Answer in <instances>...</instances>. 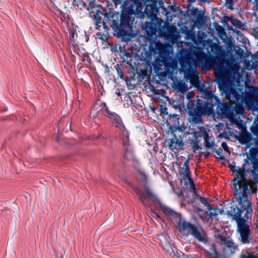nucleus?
Returning a JSON list of instances; mask_svg holds the SVG:
<instances>
[{
	"label": "nucleus",
	"instance_id": "51",
	"mask_svg": "<svg viewBox=\"0 0 258 258\" xmlns=\"http://www.w3.org/2000/svg\"><path fill=\"white\" fill-rule=\"evenodd\" d=\"M190 2L193 3L195 2L196 0H189Z\"/></svg>",
	"mask_w": 258,
	"mask_h": 258
},
{
	"label": "nucleus",
	"instance_id": "33",
	"mask_svg": "<svg viewBox=\"0 0 258 258\" xmlns=\"http://www.w3.org/2000/svg\"><path fill=\"white\" fill-rule=\"evenodd\" d=\"M187 181H188L189 182V183L190 186V188L192 190V191L193 192V195H194V197L198 194L196 191V186L194 182V181L192 178L188 179Z\"/></svg>",
	"mask_w": 258,
	"mask_h": 258
},
{
	"label": "nucleus",
	"instance_id": "20",
	"mask_svg": "<svg viewBox=\"0 0 258 258\" xmlns=\"http://www.w3.org/2000/svg\"><path fill=\"white\" fill-rule=\"evenodd\" d=\"M250 157L251 159L253 161H252L251 163L252 164V169H246V171L247 172H252L254 171L258 166V164L257 162L255 161L256 159L257 155L258 154V148H251L249 151Z\"/></svg>",
	"mask_w": 258,
	"mask_h": 258
},
{
	"label": "nucleus",
	"instance_id": "2",
	"mask_svg": "<svg viewBox=\"0 0 258 258\" xmlns=\"http://www.w3.org/2000/svg\"><path fill=\"white\" fill-rule=\"evenodd\" d=\"M233 194L236 197L241 209L237 207L234 203H230V210H227L226 212L228 215L232 217L235 220L238 224V229L239 233L249 231V226L244 222L241 218L242 213L246 211V214L250 216L252 214L251 203L249 201L250 195H248V185L240 180H236L233 184Z\"/></svg>",
	"mask_w": 258,
	"mask_h": 258
},
{
	"label": "nucleus",
	"instance_id": "49",
	"mask_svg": "<svg viewBox=\"0 0 258 258\" xmlns=\"http://www.w3.org/2000/svg\"><path fill=\"white\" fill-rule=\"evenodd\" d=\"M116 94H117L118 96H120V95H121V93H120L119 92H116Z\"/></svg>",
	"mask_w": 258,
	"mask_h": 258
},
{
	"label": "nucleus",
	"instance_id": "48",
	"mask_svg": "<svg viewBox=\"0 0 258 258\" xmlns=\"http://www.w3.org/2000/svg\"><path fill=\"white\" fill-rule=\"evenodd\" d=\"M130 32H131V31H132V27L131 26V25L130 24ZM131 36H133L131 34V33H130V37Z\"/></svg>",
	"mask_w": 258,
	"mask_h": 258
},
{
	"label": "nucleus",
	"instance_id": "46",
	"mask_svg": "<svg viewBox=\"0 0 258 258\" xmlns=\"http://www.w3.org/2000/svg\"><path fill=\"white\" fill-rule=\"evenodd\" d=\"M230 167L232 169V170H233V171L234 170V168H235V166H233L232 165H230Z\"/></svg>",
	"mask_w": 258,
	"mask_h": 258
},
{
	"label": "nucleus",
	"instance_id": "47",
	"mask_svg": "<svg viewBox=\"0 0 258 258\" xmlns=\"http://www.w3.org/2000/svg\"><path fill=\"white\" fill-rule=\"evenodd\" d=\"M256 3V7L257 10H258V0H255Z\"/></svg>",
	"mask_w": 258,
	"mask_h": 258
},
{
	"label": "nucleus",
	"instance_id": "39",
	"mask_svg": "<svg viewBox=\"0 0 258 258\" xmlns=\"http://www.w3.org/2000/svg\"><path fill=\"white\" fill-rule=\"evenodd\" d=\"M186 87L184 84H182L179 86L178 89L180 91H183L186 90Z\"/></svg>",
	"mask_w": 258,
	"mask_h": 258
},
{
	"label": "nucleus",
	"instance_id": "52",
	"mask_svg": "<svg viewBox=\"0 0 258 258\" xmlns=\"http://www.w3.org/2000/svg\"><path fill=\"white\" fill-rule=\"evenodd\" d=\"M130 68H133V66L131 63H130Z\"/></svg>",
	"mask_w": 258,
	"mask_h": 258
},
{
	"label": "nucleus",
	"instance_id": "5",
	"mask_svg": "<svg viewBox=\"0 0 258 258\" xmlns=\"http://www.w3.org/2000/svg\"><path fill=\"white\" fill-rule=\"evenodd\" d=\"M237 71L236 66L226 67L222 63L217 64L214 74L220 90L225 93L230 90L232 83V80Z\"/></svg>",
	"mask_w": 258,
	"mask_h": 258
},
{
	"label": "nucleus",
	"instance_id": "28",
	"mask_svg": "<svg viewBox=\"0 0 258 258\" xmlns=\"http://www.w3.org/2000/svg\"><path fill=\"white\" fill-rule=\"evenodd\" d=\"M73 5L77 6L78 7H80V9L81 10L86 9L87 10V4L83 1L80 0H74L73 2Z\"/></svg>",
	"mask_w": 258,
	"mask_h": 258
},
{
	"label": "nucleus",
	"instance_id": "53",
	"mask_svg": "<svg viewBox=\"0 0 258 258\" xmlns=\"http://www.w3.org/2000/svg\"><path fill=\"white\" fill-rule=\"evenodd\" d=\"M214 251H215V253H216V254H218V252H217V251H216V250L214 249Z\"/></svg>",
	"mask_w": 258,
	"mask_h": 258
},
{
	"label": "nucleus",
	"instance_id": "13",
	"mask_svg": "<svg viewBox=\"0 0 258 258\" xmlns=\"http://www.w3.org/2000/svg\"><path fill=\"white\" fill-rule=\"evenodd\" d=\"M181 72L187 71L195 69V60L190 52H187L181 55L179 58Z\"/></svg>",
	"mask_w": 258,
	"mask_h": 258
},
{
	"label": "nucleus",
	"instance_id": "21",
	"mask_svg": "<svg viewBox=\"0 0 258 258\" xmlns=\"http://www.w3.org/2000/svg\"><path fill=\"white\" fill-rule=\"evenodd\" d=\"M227 20L230 22L236 29L242 31L246 30L247 29V27L244 24L242 23L240 20L234 18L233 16L228 17Z\"/></svg>",
	"mask_w": 258,
	"mask_h": 258
},
{
	"label": "nucleus",
	"instance_id": "34",
	"mask_svg": "<svg viewBox=\"0 0 258 258\" xmlns=\"http://www.w3.org/2000/svg\"><path fill=\"white\" fill-rule=\"evenodd\" d=\"M215 152L217 155V156L216 157V159H221V160H225V158L223 155V152L222 150H216Z\"/></svg>",
	"mask_w": 258,
	"mask_h": 258
},
{
	"label": "nucleus",
	"instance_id": "42",
	"mask_svg": "<svg viewBox=\"0 0 258 258\" xmlns=\"http://www.w3.org/2000/svg\"><path fill=\"white\" fill-rule=\"evenodd\" d=\"M243 258H256V257L252 255H249L248 256L244 255Z\"/></svg>",
	"mask_w": 258,
	"mask_h": 258
},
{
	"label": "nucleus",
	"instance_id": "35",
	"mask_svg": "<svg viewBox=\"0 0 258 258\" xmlns=\"http://www.w3.org/2000/svg\"><path fill=\"white\" fill-rule=\"evenodd\" d=\"M146 72L141 71V72L138 74V80L140 81H142L143 79H144L146 78Z\"/></svg>",
	"mask_w": 258,
	"mask_h": 258
},
{
	"label": "nucleus",
	"instance_id": "4",
	"mask_svg": "<svg viewBox=\"0 0 258 258\" xmlns=\"http://www.w3.org/2000/svg\"><path fill=\"white\" fill-rule=\"evenodd\" d=\"M160 207L161 211L164 214L173 218L175 216L178 218L179 220L177 225V228L180 233L183 234L186 237L190 234L200 242H204L206 240L205 234L202 232L201 229L195 224L184 220H181L179 215L169 207L162 205H161Z\"/></svg>",
	"mask_w": 258,
	"mask_h": 258
},
{
	"label": "nucleus",
	"instance_id": "23",
	"mask_svg": "<svg viewBox=\"0 0 258 258\" xmlns=\"http://www.w3.org/2000/svg\"><path fill=\"white\" fill-rule=\"evenodd\" d=\"M130 162H132L133 166L136 171L142 169L138 158L134 153L130 152Z\"/></svg>",
	"mask_w": 258,
	"mask_h": 258
},
{
	"label": "nucleus",
	"instance_id": "54",
	"mask_svg": "<svg viewBox=\"0 0 258 258\" xmlns=\"http://www.w3.org/2000/svg\"><path fill=\"white\" fill-rule=\"evenodd\" d=\"M248 163V160H245V163Z\"/></svg>",
	"mask_w": 258,
	"mask_h": 258
},
{
	"label": "nucleus",
	"instance_id": "56",
	"mask_svg": "<svg viewBox=\"0 0 258 258\" xmlns=\"http://www.w3.org/2000/svg\"><path fill=\"white\" fill-rule=\"evenodd\" d=\"M257 228H258V224L257 225Z\"/></svg>",
	"mask_w": 258,
	"mask_h": 258
},
{
	"label": "nucleus",
	"instance_id": "50",
	"mask_svg": "<svg viewBox=\"0 0 258 258\" xmlns=\"http://www.w3.org/2000/svg\"><path fill=\"white\" fill-rule=\"evenodd\" d=\"M173 116L176 118V117H177V115L175 114H173Z\"/></svg>",
	"mask_w": 258,
	"mask_h": 258
},
{
	"label": "nucleus",
	"instance_id": "3",
	"mask_svg": "<svg viewBox=\"0 0 258 258\" xmlns=\"http://www.w3.org/2000/svg\"><path fill=\"white\" fill-rule=\"evenodd\" d=\"M100 106L102 113L108 117L110 122L116 127L118 128L121 134L120 136L122 141V149L123 151L122 162L125 165L127 164L128 162V149L129 137L127 130L124 125L121 117L115 112L109 110L105 102H102Z\"/></svg>",
	"mask_w": 258,
	"mask_h": 258
},
{
	"label": "nucleus",
	"instance_id": "31",
	"mask_svg": "<svg viewBox=\"0 0 258 258\" xmlns=\"http://www.w3.org/2000/svg\"><path fill=\"white\" fill-rule=\"evenodd\" d=\"M235 111L236 114H242L244 111V108L241 104H237L235 105Z\"/></svg>",
	"mask_w": 258,
	"mask_h": 258
},
{
	"label": "nucleus",
	"instance_id": "37",
	"mask_svg": "<svg viewBox=\"0 0 258 258\" xmlns=\"http://www.w3.org/2000/svg\"><path fill=\"white\" fill-rule=\"evenodd\" d=\"M251 131L253 134L258 135V124L255 126L252 127Z\"/></svg>",
	"mask_w": 258,
	"mask_h": 258
},
{
	"label": "nucleus",
	"instance_id": "24",
	"mask_svg": "<svg viewBox=\"0 0 258 258\" xmlns=\"http://www.w3.org/2000/svg\"><path fill=\"white\" fill-rule=\"evenodd\" d=\"M214 145V142L212 140L211 138L209 136V135L208 134V137H205L204 138V146L206 149H209L213 147Z\"/></svg>",
	"mask_w": 258,
	"mask_h": 258
},
{
	"label": "nucleus",
	"instance_id": "9",
	"mask_svg": "<svg viewBox=\"0 0 258 258\" xmlns=\"http://www.w3.org/2000/svg\"><path fill=\"white\" fill-rule=\"evenodd\" d=\"M133 4L130 5V16L133 14H136L137 17L140 18L144 17L145 13L148 16H152V12H157V8L154 5H147L144 12H143V5L145 0H130V3Z\"/></svg>",
	"mask_w": 258,
	"mask_h": 258
},
{
	"label": "nucleus",
	"instance_id": "26",
	"mask_svg": "<svg viewBox=\"0 0 258 258\" xmlns=\"http://www.w3.org/2000/svg\"><path fill=\"white\" fill-rule=\"evenodd\" d=\"M208 211L207 212V215L209 216L210 218H212L216 217L218 214L217 212V209L210 205L208 207Z\"/></svg>",
	"mask_w": 258,
	"mask_h": 258
},
{
	"label": "nucleus",
	"instance_id": "22",
	"mask_svg": "<svg viewBox=\"0 0 258 258\" xmlns=\"http://www.w3.org/2000/svg\"><path fill=\"white\" fill-rule=\"evenodd\" d=\"M137 174L136 175L137 179L141 183L144 184L145 186L148 183V177L144 171V170L141 169H139V170L137 171Z\"/></svg>",
	"mask_w": 258,
	"mask_h": 258
},
{
	"label": "nucleus",
	"instance_id": "17",
	"mask_svg": "<svg viewBox=\"0 0 258 258\" xmlns=\"http://www.w3.org/2000/svg\"><path fill=\"white\" fill-rule=\"evenodd\" d=\"M188 137L186 139V142L190 145L193 152L196 153L197 151L201 150L202 148L199 145V140L197 139L196 135L192 133H188Z\"/></svg>",
	"mask_w": 258,
	"mask_h": 258
},
{
	"label": "nucleus",
	"instance_id": "44",
	"mask_svg": "<svg viewBox=\"0 0 258 258\" xmlns=\"http://www.w3.org/2000/svg\"><path fill=\"white\" fill-rule=\"evenodd\" d=\"M71 35H72V37L70 38V40H72V39H74V35H75V33L74 32H72L71 33Z\"/></svg>",
	"mask_w": 258,
	"mask_h": 258
},
{
	"label": "nucleus",
	"instance_id": "1",
	"mask_svg": "<svg viewBox=\"0 0 258 258\" xmlns=\"http://www.w3.org/2000/svg\"><path fill=\"white\" fill-rule=\"evenodd\" d=\"M87 4L88 15L90 17L96 26L97 29L103 25L104 29L107 26L104 21L102 20L101 16L109 21L111 22L110 26L118 37H121L124 41L128 40L129 27V0H126L121 5V14L115 11H110L104 13V10L100 5H96V0H88Z\"/></svg>",
	"mask_w": 258,
	"mask_h": 258
},
{
	"label": "nucleus",
	"instance_id": "10",
	"mask_svg": "<svg viewBox=\"0 0 258 258\" xmlns=\"http://www.w3.org/2000/svg\"><path fill=\"white\" fill-rule=\"evenodd\" d=\"M183 73L185 77L189 80L190 84L203 92L205 97L206 92H210L204 84H200L198 73L195 69L183 72Z\"/></svg>",
	"mask_w": 258,
	"mask_h": 258
},
{
	"label": "nucleus",
	"instance_id": "45",
	"mask_svg": "<svg viewBox=\"0 0 258 258\" xmlns=\"http://www.w3.org/2000/svg\"><path fill=\"white\" fill-rule=\"evenodd\" d=\"M233 32H235L237 34H239L240 33V31L239 30H236V31H234L233 30Z\"/></svg>",
	"mask_w": 258,
	"mask_h": 258
},
{
	"label": "nucleus",
	"instance_id": "38",
	"mask_svg": "<svg viewBox=\"0 0 258 258\" xmlns=\"http://www.w3.org/2000/svg\"><path fill=\"white\" fill-rule=\"evenodd\" d=\"M226 4L229 7H231L233 6V0H226Z\"/></svg>",
	"mask_w": 258,
	"mask_h": 258
},
{
	"label": "nucleus",
	"instance_id": "40",
	"mask_svg": "<svg viewBox=\"0 0 258 258\" xmlns=\"http://www.w3.org/2000/svg\"><path fill=\"white\" fill-rule=\"evenodd\" d=\"M222 147L224 148V149L225 150V151H228L229 150L228 149V147H227V144L225 142H223L222 143Z\"/></svg>",
	"mask_w": 258,
	"mask_h": 258
},
{
	"label": "nucleus",
	"instance_id": "41",
	"mask_svg": "<svg viewBox=\"0 0 258 258\" xmlns=\"http://www.w3.org/2000/svg\"><path fill=\"white\" fill-rule=\"evenodd\" d=\"M152 216L153 217H156L157 219H161L160 216L159 215H158V214L156 213L155 212H154L153 213Z\"/></svg>",
	"mask_w": 258,
	"mask_h": 258
},
{
	"label": "nucleus",
	"instance_id": "29",
	"mask_svg": "<svg viewBox=\"0 0 258 258\" xmlns=\"http://www.w3.org/2000/svg\"><path fill=\"white\" fill-rule=\"evenodd\" d=\"M194 134L196 135L197 139H199L200 137H203L204 139L205 137H208V133L205 130H200L198 131H195L193 132Z\"/></svg>",
	"mask_w": 258,
	"mask_h": 258
},
{
	"label": "nucleus",
	"instance_id": "12",
	"mask_svg": "<svg viewBox=\"0 0 258 258\" xmlns=\"http://www.w3.org/2000/svg\"><path fill=\"white\" fill-rule=\"evenodd\" d=\"M165 145L174 153L183 149L184 143L181 138H177L175 134L172 138L166 139Z\"/></svg>",
	"mask_w": 258,
	"mask_h": 258
},
{
	"label": "nucleus",
	"instance_id": "36",
	"mask_svg": "<svg viewBox=\"0 0 258 258\" xmlns=\"http://www.w3.org/2000/svg\"><path fill=\"white\" fill-rule=\"evenodd\" d=\"M109 45L110 46V50L113 52H116V51H118V50L117 49V46H118V45L117 44H114L113 45V44H109Z\"/></svg>",
	"mask_w": 258,
	"mask_h": 258
},
{
	"label": "nucleus",
	"instance_id": "7",
	"mask_svg": "<svg viewBox=\"0 0 258 258\" xmlns=\"http://www.w3.org/2000/svg\"><path fill=\"white\" fill-rule=\"evenodd\" d=\"M127 31L129 32V28L127 29ZM115 33L116 34V32ZM116 35H117L116 34ZM116 36L118 38H120L121 41L124 42L125 44H123V45H119L118 46L119 56L121 63L120 64H117L115 66L116 70L120 78L122 80H124L125 81L127 86L129 87V79L127 77H124V76L125 73H129V69L124 68V63H126L127 65L129 66V51L125 48V46L128 44L129 40L124 41L122 39V38L118 37L117 36Z\"/></svg>",
	"mask_w": 258,
	"mask_h": 258
},
{
	"label": "nucleus",
	"instance_id": "14",
	"mask_svg": "<svg viewBox=\"0 0 258 258\" xmlns=\"http://www.w3.org/2000/svg\"><path fill=\"white\" fill-rule=\"evenodd\" d=\"M195 63L204 64L205 67H210L213 63V59L203 50H199L194 52Z\"/></svg>",
	"mask_w": 258,
	"mask_h": 258
},
{
	"label": "nucleus",
	"instance_id": "43",
	"mask_svg": "<svg viewBox=\"0 0 258 258\" xmlns=\"http://www.w3.org/2000/svg\"><path fill=\"white\" fill-rule=\"evenodd\" d=\"M128 99H129V95L125 94L124 95V99L127 101Z\"/></svg>",
	"mask_w": 258,
	"mask_h": 258
},
{
	"label": "nucleus",
	"instance_id": "8",
	"mask_svg": "<svg viewBox=\"0 0 258 258\" xmlns=\"http://www.w3.org/2000/svg\"><path fill=\"white\" fill-rule=\"evenodd\" d=\"M205 98L207 102L213 104V107L217 105L216 112L221 117H229L232 114L231 106L228 103L221 102L213 92H206Z\"/></svg>",
	"mask_w": 258,
	"mask_h": 258
},
{
	"label": "nucleus",
	"instance_id": "16",
	"mask_svg": "<svg viewBox=\"0 0 258 258\" xmlns=\"http://www.w3.org/2000/svg\"><path fill=\"white\" fill-rule=\"evenodd\" d=\"M257 88L255 86L249 87V92L246 93L245 102L251 105L255 104L258 110V93H256Z\"/></svg>",
	"mask_w": 258,
	"mask_h": 258
},
{
	"label": "nucleus",
	"instance_id": "32",
	"mask_svg": "<svg viewBox=\"0 0 258 258\" xmlns=\"http://www.w3.org/2000/svg\"><path fill=\"white\" fill-rule=\"evenodd\" d=\"M145 30L148 35H152L155 33V28L151 25H147Z\"/></svg>",
	"mask_w": 258,
	"mask_h": 258
},
{
	"label": "nucleus",
	"instance_id": "6",
	"mask_svg": "<svg viewBox=\"0 0 258 258\" xmlns=\"http://www.w3.org/2000/svg\"><path fill=\"white\" fill-rule=\"evenodd\" d=\"M213 104L198 99L195 105L192 100H189L187 104V113L189 115L188 120L191 124L203 123L202 116L207 114L214 113Z\"/></svg>",
	"mask_w": 258,
	"mask_h": 258
},
{
	"label": "nucleus",
	"instance_id": "11",
	"mask_svg": "<svg viewBox=\"0 0 258 258\" xmlns=\"http://www.w3.org/2000/svg\"><path fill=\"white\" fill-rule=\"evenodd\" d=\"M169 230L165 228L164 231L157 236L156 239L161 247L167 252L171 253L173 252L172 245L169 242L170 238L168 236Z\"/></svg>",
	"mask_w": 258,
	"mask_h": 258
},
{
	"label": "nucleus",
	"instance_id": "25",
	"mask_svg": "<svg viewBox=\"0 0 258 258\" xmlns=\"http://www.w3.org/2000/svg\"><path fill=\"white\" fill-rule=\"evenodd\" d=\"M241 238V241L243 243H246L249 242L250 238V230L245 232H242L240 233Z\"/></svg>",
	"mask_w": 258,
	"mask_h": 258
},
{
	"label": "nucleus",
	"instance_id": "55",
	"mask_svg": "<svg viewBox=\"0 0 258 258\" xmlns=\"http://www.w3.org/2000/svg\"><path fill=\"white\" fill-rule=\"evenodd\" d=\"M51 2H52V0H50Z\"/></svg>",
	"mask_w": 258,
	"mask_h": 258
},
{
	"label": "nucleus",
	"instance_id": "30",
	"mask_svg": "<svg viewBox=\"0 0 258 258\" xmlns=\"http://www.w3.org/2000/svg\"><path fill=\"white\" fill-rule=\"evenodd\" d=\"M195 199L199 200L200 201L204 204L205 206L208 207L210 205L208 204V202L207 199L204 197H201L200 195L197 194L196 196L194 197Z\"/></svg>",
	"mask_w": 258,
	"mask_h": 258
},
{
	"label": "nucleus",
	"instance_id": "19",
	"mask_svg": "<svg viewBox=\"0 0 258 258\" xmlns=\"http://www.w3.org/2000/svg\"><path fill=\"white\" fill-rule=\"evenodd\" d=\"M217 240L219 241L221 244L225 245L227 247L229 248L232 252H234L237 248L234 243L230 239H228L225 237L218 235L217 236Z\"/></svg>",
	"mask_w": 258,
	"mask_h": 258
},
{
	"label": "nucleus",
	"instance_id": "15",
	"mask_svg": "<svg viewBox=\"0 0 258 258\" xmlns=\"http://www.w3.org/2000/svg\"><path fill=\"white\" fill-rule=\"evenodd\" d=\"M132 187L139 196L141 201L145 206H148V205L146 203V200L147 198L152 200H154L156 199L155 195L148 187L145 186V192L142 191L137 187Z\"/></svg>",
	"mask_w": 258,
	"mask_h": 258
},
{
	"label": "nucleus",
	"instance_id": "27",
	"mask_svg": "<svg viewBox=\"0 0 258 258\" xmlns=\"http://www.w3.org/2000/svg\"><path fill=\"white\" fill-rule=\"evenodd\" d=\"M156 49L158 50V53L162 54L165 51V46L164 44L158 41L155 44Z\"/></svg>",
	"mask_w": 258,
	"mask_h": 258
},
{
	"label": "nucleus",
	"instance_id": "18",
	"mask_svg": "<svg viewBox=\"0 0 258 258\" xmlns=\"http://www.w3.org/2000/svg\"><path fill=\"white\" fill-rule=\"evenodd\" d=\"M189 163V159H186L184 162L182 167L180 168L179 172L181 179L185 181H187V180L191 178Z\"/></svg>",
	"mask_w": 258,
	"mask_h": 258
}]
</instances>
